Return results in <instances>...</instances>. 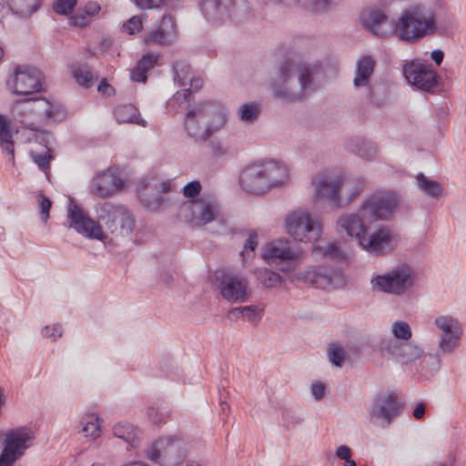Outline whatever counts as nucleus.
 <instances>
[{"mask_svg": "<svg viewBox=\"0 0 466 466\" xmlns=\"http://www.w3.org/2000/svg\"><path fill=\"white\" fill-rule=\"evenodd\" d=\"M361 21L363 26L375 35H395L408 45H415L438 32L435 11L423 4L409 5L396 20L379 9H370L362 14Z\"/></svg>", "mask_w": 466, "mask_h": 466, "instance_id": "obj_1", "label": "nucleus"}, {"mask_svg": "<svg viewBox=\"0 0 466 466\" xmlns=\"http://www.w3.org/2000/svg\"><path fill=\"white\" fill-rule=\"evenodd\" d=\"M94 211L96 219L76 203H70L67 208L70 226L86 238L101 241L106 239L107 233L127 237L134 231L136 220L126 206L103 201L95 205Z\"/></svg>", "mask_w": 466, "mask_h": 466, "instance_id": "obj_2", "label": "nucleus"}, {"mask_svg": "<svg viewBox=\"0 0 466 466\" xmlns=\"http://www.w3.org/2000/svg\"><path fill=\"white\" fill-rule=\"evenodd\" d=\"M228 121V109L222 104L206 101L188 108L184 128L188 137L196 142L208 141L212 153L223 157L228 153V147L218 138H211L225 128Z\"/></svg>", "mask_w": 466, "mask_h": 466, "instance_id": "obj_3", "label": "nucleus"}, {"mask_svg": "<svg viewBox=\"0 0 466 466\" xmlns=\"http://www.w3.org/2000/svg\"><path fill=\"white\" fill-rule=\"evenodd\" d=\"M317 70L314 65L283 62L271 81L274 98L287 104L306 99L318 88Z\"/></svg>", "mask_w": 466, "mask_h": 466, "instance_id": "obj_4", "label": "nucleus"}, {"mask_svg": "<svg viewBox=\"0 0 466 466\" xmlns=\"http://www.w3.org/2000/svg\"><path fill=\"white\" fill-rule=\"evenodd\" d=\"M14 123L32 131H40L50 123L60 122L66 118V110L57 103L46 98L20 99L11 107Z\"/></svg>", "mask_w": 466, "mask_h": 466, "instance_id": "obj_5", "label": "nucleus"}, {"mask_svg": "<svg viewBox=\"0 0 466 466\" xmlns=\"http://www.w3.org/2000/svg\"><path fill=\"white\" fill-rule=\"evenodd\" d=\"M289 178L287 167L269 160L245 167L239 177L240 187L249 194H263L283 185Z\"/></svg>", "mask_w": 466, "mask_h": 466, "instance_id": "obj_6", "label": "nucleus"}, {"mask_svg": "<svg viewBox=\"0 0 466 466\" xmlns=\"http://www.w3.org/2000/svg\"><path fill=\"white\" fill-rule=\"evenodd\" d=\"M201 11L214 26L243 25L254 15L248 0H203Z\"/></svg>", "mask_w": 466, "mask_h": 466, "instance_id": "obj_7", "label": "nucleus"}, {"mask_svg": "<svg viewBox=\"0 0 466 466\" xmlns=\"http://www.w3.org/2000/svg\"><path fill=\"white\" fill-rule=\"evenodd\" d=\"M415 280V270L408 265H400L384 274L376 275L370 284L374 291L402 296L412 289Z\"/></svg>", "mask_w": 466, "mask_h": 466, "instance_id": "obj_8", "label": "nucleus"}, {"mask_svg": "<svg viewBox=\"0 0 466 466\" xmlns=\"http://www.w3.org/2000/svg\"><path fill=\"white\" fill-rule=\"evenodd\" d=\"M145 454L161 466H177L186 457V446L181 438L168 436L157 439L145 451Z\"/></svg>", "mask_w": 466, "mask_h": 466, "instance_id": "obj_9", "label": "nucleus"}, {"mask_svg": "<svg viewBox=\"0 0 466 466\" xmlns=\"http://www.w3.org/2000/svg\"><path fill=\"white\" fill-rule=\"evenodd\" d=\"M287 233L295 240L309 242L317 240L322 234V225L305 209L290 212L285 218Z\"/></svg>", "mask_w": 466, "mask_h": 466, "instance_id": "obj_10", "label": "nucleus"}, {"mask_svg": "<svg viewBox=\"0 0 466 466\" xmlns=\"http://www.w3.org/2000/svg\"><path fill=\"white\" fill-rule=\"evenodd\" d=\"M41 72L27 66H17L6 81L7 87L17 96H28L42 90Z\"/></svg>", "mask_w": 466, "mask_h": 466, "instance_id": "obj_11", "label": "nucleus"}, {"mask_svg": "<svg viewBox=\"0 0 466 466\" xmlns=\"http://www.w3.org/2000/svg\"><path fill=\"white\" fill-rule=\"evenodd\" d=\"M217 279L219 280L218 289L224 299L233 303L247 300L250 290L245 275L230 270H221L217 272Z\"/></svg>", "mask_w": 466, "mask_h": 466, "instance_id": "obj_12", "label": "nucleus"}, {"mask_svg": "<svg viewBox=\"0 0 466 466\" xmlns=\"http://www.w3.org/2000/svg\"><path fill=\"white\" fill-rule=\"evenodd\" d=\"M298 279L323 289L342 288L346 283L344 275L339 270L326 266L301 270L298 273Z\"/></svg>", "mask_w": 466, "mask_h": 466, "instance_id": "obj_13", "label": "nucleus"}, {"mask_svg": "<svg viewBox=\"0 0 466 466\" xmlns=\"http://www.w3.org/2000/svg\"><path fill=\"white\" fill-rule=\"evenodd\" d=\"M33 439L31 431L20 428L9 431L4 440V449L0 454V465L11 466L29 447Z\"/></svg>", "mask_w": 466, "mask_h": 466, "instance_id": "obj_14", "label": "nucleus"}, {"mask_svg": "<svg viewBox=\"0 0 466 466\" xmlns=\"http://www.w3.org/2000/svg\"><path fill=\"white\" fill-rule=\"evenodd\" d=\"M400 409L398 397L393 392L380 393L374 398L368 413L371 421L388 427L399 416Z\"/></svg>", "mask_w": 466, "mask_h": 466, "instance_id": "obj_15", "label": "nucleus"}, {"mask_svg": "<svg viewBox=\"0 0 466 466\" xmlns=\"http://www.w3.org/2000/svg\"><path fill=\"white\" fill-rule=\"evenodd\" d=\"M399 204L397 196L392 192H378L371 195L361 205V212L368 215L370 221L389 219Z\"/></svg>", "mask_w": 466, "mask_h": 466, "instance_id": "obj_16", "label": "nucleus"}, {"mask_svg": "<svg viewBox=\"0 0 466 466\" xmlns=\"http://www.w3.org/2000/svg\"><path fill=\"white\" fill-rule=\"evenodd\" d=\"M402 71L408 83L418 89L432 92L438 86L437 73L431 65L410 61L403 66Z\"/></svg>", "mask_w": 466, "mask_h": 466, "instance_id": "obj_17", "label": "nucleus"}, {"mask_svg": "<svg viewBox=\"0 0 466 466\" xmlns=\"http://www.w3.org/2000/svg\"><path fill=\"white\" fill-rule=\"evenodd\" d=\"M380 350L387 354L388 359L400 365L411 364L424 355L423 350L418 345L391 339L383 340Z\"/></svg>", "mask_w": 466, "mask_h": 466, "instance_id": "obj_18", "label": "nucleus"}, {"mask_svg": "<svg viewBox=\"0 0 466 466\" xmlns=\"http://www.w3.org/2000/svg\"><path fill=\"white\" fill-rule=\"evenodd\" d=\"M304 257V252L288 239H275L263 248V258L268 264L297 262Z\"/></svg>", "mask_w": 466, "mask_h": 466, "instance_id": "obj_19", "label": "nucleus"}, {"mask_svg": "<svg viewBox=\"0 0 466 466\" xmlns=\"http://www.w3.org/2000/svg\"><path fill=\"white\" fill-rule=\"evenodd\" d=\"M315 198L318 200L328 201L333 208L342 206L340 191L343 177L341 176L322 175L315 182Z\"/></svg>", "mask_w": 466, "mask_h": 466, "instance_id": "obj_20", "label": "nucleus"}, {"mask_svg": "<svg viewBox=\"0 0 466 466\" xmlns=\"http://www.w3.org/2000/svg\"><path fill=\"white\" fill-rule=\"evenodd\" d=\"M190 222L194 226H204L218 218L219 208L217 201L211 198H200L189 204Z\"/></svg>", "mask_w": 466, "mask_h": 466, "instance_id": "obj_21", "label": "nucleus"}, {"mask_svg": "<svg viewBox=\"0 0 466 466\" xmlns=\"http://www.w3.org/2000/svg\"><path fill=\"white\" fill-rule=\"evenodd\" d=\"M371 222L368 215L361 212V207L357 213L343 214L338 219V226L343 229L349 237L354 238L360 244L368 231L367 223Z\"/></svg>", "mask_w": 466, "mask_h": 466, "instance_id": "obj_22", "label": "nucleus"}, {"mask_svg": "<svg viewBox=\"0 0 466 466\" xmlns=\"http://www.w3.org/2000/svg\"><path fill=\"white\" fill-rule=\"evenodd\" d=\"M177 37L175 19L171 15H164L157 29L145 36L147 45L172 46Z\"/></svg>", "mask_w": 466, "mask_h": 466, "instance_id": "obj_23", "label": "nucleus"}, {"mask_svg": "<svg viewBox=\"0 0 466 466\" xmlns=\"http://www.w3.org/2000/svg\"><path fill=\"white\" fill-rule=\"evenodd\" d=\"M365 250L376 255L383 254L393 248L392 234L386 228H380L360 243Z\"/></svg>", "mask_w": 466, "mask_h": 466, "instance_id": "obj_24", "label": "nucleus"}, {"mask_svg": "<svg viewBox=\"0 0 466 466\" xmlns=\"http://www.w3.org/2000/svg\"><path fill=\"white\" fill-rule=\"evenodd\" d=\"M123 186V180L111 172L98 173L93 179L94 193L99 198L114 195Z\"/></svg>", "mask_w": 466, "mask_h": 466, "instance_id": "obj_25", "label": "nucleus"}, {"mask_svg": "<svg viewBox=\"0 0 466 466\" xmlns=\"http://www.w3.org/2000/svg\"><path fill=\"white\" fill-rule=\"evenodd\" d=\"M258 3L268 5H282L285 6L300 7L311 13H319L329 8L331 0H256Z\"/></svg>", "mask_w": 466, "mask_h": 466, "instance_id": "obj_26", "label": "nucleus"}, {"mask_svg": "<svg viewBox=\"0 0 466 466\" xmlns=\"http://www.w3.org/2000/svg\"><path fill=\"white\" fill-rule=\"evenodd\" d=\"M375 61L370 56H364L357 61L353 84L356 87L368 86L374 72Z\"/></svg>", "mask_w": 466, "mask_h": 466, "instance_id": "obj_27", "label": "nucleus"}, {"mask_svg": "<svg viewBox=\"0 0 466 466\" xmlns=\"http://www.w3.org/2000/svg\"><path fill=\"white\" fill-rule=\"evenodd\" d=\"M348 148L366 160L375 159L378 152L377 147L373 142L359 137L350 138Z\"/></svg>", "mask_w": 466, "mask_h": 466, "instance_id": "obj_28", "label": "nucleus"}, {"mask_svg": "<svg viewBox=\"0 0 466 466\" xmlns=\"http://www.w3.org/2000/svg\"><path fill=\"white\" fill-rule=\"evenodd\" d=\"M0 147L4 153L11 156L10 160L14 164V141L12 139L10 121L3 115H0Z\"/></svg>", "mask_w": 466, "mask_h": 466, "instance_id": "obj_29", "label": "nucleus"}, {"mask_svg": "<svg viewBox=\"0 0 466 466\" xmlns=\"http://www.w3.org/2000/svg\"><path fill=\"white\" fill-rule=\"evenodd\" d=\"M115 116L118 123H136L146 127V121L139 117L137 108L131 104L118 106L115 109Z\"/></svg>", "mask_w": 466, "mask_h": 466, "instance_id": "obj_30", "label": "nucleus"}, {"mask_svg": "<svg viewBox=\"0 0 466 466\" xmlns=\"http://www.w3.org/2000/svg\"><path fill=\"white\" fill-rule=\"evenodd\" d=\"M115 437L123 440L130 447L135 448L138 443V431L127 422H119L113 428Z\"/></svg>", "mask_w": 466, "mask_h": 466, "instance_id": "obj_31", "label": "nucleus"}, {"mask_svg": "<svg viewBox=\"0 0 466 466\" xmlns=\"http://www.w3.org/2000/svg\"><path fill=\"white\" fill-rule=\"evenodd\" d=\"M419 189L432 198H438L442 191L441 186L435 180L429 179L422 173L416 177Z\"/></svg>", "mask_w": 466, "mask_h": 466, "instance_id": "obj_32", "label": "nucleus"}, {"mask_svg": "<svg viewBox=\"0 0 466 466\" xmlns=\"http://www.w3.org/2000/svg\"><path fill=\"white\" fill-rule=\"evenodd\" d=\"M39 0H9L11 10L21 15L29 16L38 9Z\"/></svg>", "mask_w": 466, "mask_h": 466, "instance_id": "obj_33", "label": "nucleus"}, {"mask_svg": "<svg viewBox=\"0 0 466 466\" xmlns=\"http://www.w3.org/2000/svg\"><path fill=\"white\" fill-rule=\"evenodd\" d=\"M83 428L81 431L86 437L97 438L100 435V422L97 416L95 414L87 415L81 420Z\"/></svg>", "mask_w": 466, "mask_h": 466, "instance_id": "obj_34", "label": "nucleus"}, {"mask_svg": "<svg viewBox=\"0 0 466 466\" xmlns=\"http://www.w3.org/2000/svg\"><path fill=\"white\" fill-rule=\"evenodd\" d=\"M257 278L266 288H275L280 285L282 281V278L279 273L268 268L258 269Z\"/></svg>", "mask_w": 466, "mask_h": 466, "instance_id": "obj_35", "label": "nucleus"}, {"mask_svg": "<svg viewBox=\"0 0 466 466\" xmlns=\"http://www.w3.org/2000/svg\"><path fill=\"white\" fill-rule=\"evenodd\" d=\"M313 252L317 256L320 255L330 259H342L344 257L342 250L336 243L317 246L314 248Z\"/></svg>", "mask_w": 466, "mask_h": 466, "instance_id": "obj_36", "label": "nucleus"}, {"mask_svg": "<svg viewBox=\"0 0 466 466\" xmlns=\"http://www.w3.org/2000/svg\"><path fill=\"white\" fill-rule=\"evenodd\" d=\"M460 332L441 333L439 339V350L442 353H451L458 346Z\"/></svg>", "mask_w": 466, "mask_h": 466, "instance_id": "obj_37", "label": "nucleus"}, {"mask_svg": "<svg viewBox=\"0 0 466 466\" xmlns=\"http://www.w3.org/2000/svg\"><path fill=\"white\" fill-rule=\"evenodd\" d=\"M364 184L360 179L345 180L343 178L342 188L348 193L345 204L350 203L362 191Z\"/></svg>", "mask_w": 466, "mask_h": 466, "instance_id": "obj_38", "label": "nucleus"}, {"mask_svg": "<svg viewBox=\"0 0 466 466\" xmlns=\"http://www.w3.org/2000/svg\"><path fill=\"white\" fill-rule=\"evenodd\" d=\"M174 70V80L178 83L180 86H185L187 84V79H189L190 75V66L185 61H177L173 66Z\"/></svg>", "mask_w": 466, "mask_h": 466, "instance_id": "obj_39", "label": "nucleus"}, {"mask_svg": "<svg viewBox=\"0 0 466 466\" xmlns=\"http://www.w3.org/2000/svg\"><path fill=\"white\" fill-rule=\"evenodd\" d=\"M240 119L247 123H253L260 114V106L256 103H248L238 109Z\"/></svg>", "mask_w": 466, "mask_h": 466, "instance_id": "obj_40", "label": "nucleus"}, {"mask_svg": "<svg viewBox=\"0 0 466 466\" xmlns=\"http://www.w3.org/2000/svg\"><path fill=\"white\" fill-rule=\"evenodd\" d=\"M391 332L395 339L409 340L412 336L410 326L406 321L397 320L391 325Z\"/></svg>", "mask_w": 466, "mask_h": 466, "instance_id": "obj_41", "label": "nucleus"}, {"mask_svg": "<svg viewBox=\"0 0 466 466\" xmlns=\"http://www.w3.org/2000/svg\"><path fill=\"white\" fill-rule=\"evenodd\" d=\"M434 323L441 333L460 332L456 319L450 316H440L435 319Z\"/></svg>", "mask_w": 466, "mask_h": 466, "instance_id": "obj_42", "label": "nucleus"}, {"mask_svg": "<svg viewBox=\"0 0 466 466\" xmlns=\"http://www.w3.org/2000/svg\"><path fill=\"white\" fill-rule=\"evenodd\" d=\"M37 203H38V208L39 213L42 221L46 222L49 218V211L52 206L51 200L46 197L42 192H39L37 195Z\"/></svg>", "mask_w": 466, "mask_h": 466, "instance_id": "obj_43", "label": "nucleus"}, {"mask_svg": "<svg viewBox=\"0 0 466 466\" xmlns=\"http://www.w3.org/2000/svg\"><path fill=\"white\" fill-rule=\"evenodd\" d=\"M282 417L284 420V426L288 430L295 428L303 421V418L300 415L288 409L283 411Z\"/></svg>", "mask_w": 466, "mask_h": 466, "instance_id": "obj_44", "label": "nucleus"}, {"mask_svg": "<svg viewBox=\"0 0 466 466\" xmlns=\"http://www.w3.org/2000/svg\"><path fill=\"white\" fill-rule=\"evenodd\" d=\"M187 83H189V88L184 90V92L181 94L180 92H177L176 94V99L177 101L180 100V97L183 96V98L185 100H187L188 96L192 93V91L196 92L199 90L202 87L203 80L199 77L194 78L189 76V79H187Z\"/></svg>", "mask_w": 466, "mask_h": 466, "instance_id": "obj_45", "label": "nucleus"}, {"mask_svg": "<svg viewBox=\"0 0 466 466\" xmlns=\"http://www.w3.org/2000/svg\"><path fill=\"white\" fill-rule=\"evenodd\" d=\"M73 75L79 85L84 86L85 87H89L91 86L93 75L89 70L76 68L73 71Z\"/></svg>", "mask_w": 466, "mask_h": 466, "instance_id": "obj_46", "label": "nucleus"}, {"mask_svg": "<svg viewBox=\"0 0 466 466\" xmlns=\"http://www.w3.org/2000/svg\"><path fill=\"white\" fill-rule=\"evenodd\" d=\"M76 1L77 0H57L54 5V10L60 15H68L73 11Z\"/></svg>", "mask_w": 466, "mask_h": 466, "instance_id": "obj_47", "label": "nucleus"}, {"mask_svg": "<svg viewBox=\"0 0 466 466\" xmlns=\"http://www.w3.org/2000/svg\"><path fill=\"white\" fill-rule=\"evenodd\" d=\"M158 58V55L147 54L143 56V57L140 60L137 61V64L139 65V66H141L142 69L147 72L157 65Z\"/></svg>", "mask_w": 466, "mask_h": 466, "instance_id": "obj_48", "label": "nucleus"}, {"mask_svg": "<svg viewBox=\"0 0 466 466\" xmlns=\"http://www.w3.org/2000/svg\"><path fill=\"white\" fill-rule=\"evenodd\" d=\"M123 27L129 35H134L141 30L142 21L138 16H133L123 25Z\"/></svg>", "mask_w": 466, "mask_h": 466, "instance_id": "obj_49", "label": "nucleus"}, {"mask_svg": "<svg viewBox=\"0 0 466 466\" xmlns=\"http://www.w3.org/2000/svg\"><path fill=\"white\" fill-rule=\"evenodd\" d=\"M201 190V185L199 181L194 180L187 183L183 187V194L187 198H194L197 197Z\"/></svg>", "mask_w": 466, "mask_h": 466, "instance_id": "obj_50", "label": "nucleus"}, {"mask_svg": "<svg viewBox=\"0 0 466 466\" xmlns=\"http://www.w3.org/2000/svg\"><path fill=\"white\" fill-rule=\"evenodd\" d=\"M257 246H258L257 234L254 231H252L248 234V237L245 246H244V249L240 252V255L244 256L245 253L248 254V253L254 252ZM248 256L249 255H248Z\"/></svg>", "mask_w": 466, "mask_h": 466, "instance_id": "obj_51", "label": "nucleus"}, {"mask_svg": "<svg viewBox=\"0 0 466 466\" xmlns=\"http://www.w3.org/2000/svg\"><path fill=\"white\" fill-rule=\"evenodd\" d=\"M344 358V350L341 347H335L329 351V360L335 366L340 367Z\"/></svg>", "mask_w": 466, "mask_h": 466, "instance_id": "obj_52", "label": "nucleus"}, {"mask_svg": "<svg viewBox=\"0 0 466 466\" xmlns=\"http://www.w3.org/2000/svg\"><path fill=\"white\" fill-rule=\"evenodd\" d=\"M243 318L252 323H257L260 318L258 317V309L255 306L242 307Z\"/></svg>", "mask_w": 466, "mask_h": 466, "instance_id": "obj_53", "label": "nucleus"}, {"mask_svg": "<svg viewBox=\"0 0 466 466\" xmlns=\"http://www.w3.org/2000/svg\"><path fill=\"white\" fill-rule=\"evenodd\" d=\"M42 335L55 340L62 336V328L58 324L53 325L52 327L46 326L42 329Z\"/></svg>", "mask_w": 466, "mask_h": 466, "instance_id": "obj_54", "label": "nucleus"}, {"mask_svg": "<svg viewBox=\"0 0 466 466\" xmlns=\"http://www.w3.org/2000/svg\"><path fill=\"white\" fill-rule=\"evenodd\" d=\"M167 0H135V4L141 9L157 8Z\"/></svg>", "mask_w": 466, "mask_h": 466, "instance_id": "obj_55", "label": "nucleus"}, {"mask_svg": "<svg viewBox=\"0 0 466 466\" xmlns=\"http://www.w3.org/2000/svg\"><path fill=\"white\" fill-rule=\"evenodd\" d=\"M34 162L42 169H47L49 167L50 156L31 153Z\"/></svg>", "mask_w": 466, "mask_h": 466, "instance_id": "obj_56", "label": "nucleus"}, {"mask_svg": "<svg viewBox=\"0 0 466 466\" xmlns=\"http://www.w3.org/2000/svg\"><path fill=\"white\" fill-rule=\"evenodd\" d=\"M147 73L144 69L139 66V65L137 63L136 66L131 72V79L134 82H146L147 76Z\"/></svg>", "mask_w": 466, "mask_h": 466, "instance_id": "obj_57", "label": "nucleus"}, {"mask_svg": "<svg viewBox=\"0 0 466 466\" xmlns=\"http://www.w3.org/2000/svg\"><path fill=\"white\" fill-rule=\"evenodd\" d=\"M89 22L88 15L85 14H76L71 17V24L75 26L85 27Z\"/></svg>", "mask_w": 466, "mask_h": 466, "instance_id": "obj_58", "label": "nucleus"}, {"mask_svg": "<svg viewBox=\"0 0 466 466\" xmlns=\"http://www.w3.org/2000/svg\"><path fill=\"white\" fill-rule=\"evenodd\" d=\"M148 418L153 424L158 425L165 420V415L154 408L148 410Z\"/></svg>", "mask_w": 466, "mask_h": 466, "instance_id": "obj_59", "label": "nucleus"}, {"mask_svg": "<svg viewBox=\"0 0 466 466\" xmlns=\"http://www.w3.org/2000/svg\"><path fill=\"white\" fill-rule=\"evenodd\" d=\"M311 393L317 400L321 399L325 393V386L320 382L313 383L311 386Z\"/></svg>", "mask_w": 466, "mask_h": 466, "instance_id": "obj_60", "label": "nucleus"}, {"mask_svg": "<svg viewBox=\"0 0 466 466\" xmlns=\"http://www.w3.org/2000/svg\"><path fill=\"white\" fill-rule=\"evenodd\" d=\"M336 455L340 460H347L351 456V450L346 445H340L336 451Z\"/></svg>", "mask_w": 466, "mask_h": 466, "instance_id": "obj_61", "label": "nucleus"}, {"mask_svg": "<svg viewBox=\"0 0 466 466\" xmlns=\"http://www.w3.org/2000/svg\"><path fill=\"white\" fill-rule=\"evenodd\" d=\"M100 11V5L96 2H89L85 6V13L87 15H95Z\"/></svg>", "mask_w": 466, "mask_h": 466, "instance_id": "obj_62", "label": "nucleus"}, {"mask_svg": "<svg viewBox=\"0 0 466 466\" xmlns=\"http://www.w3.org/2000/svg\"><path fill=\"white\" fill-rule=\"evenodd\" d=\"M431 57L437 66H440L443 61L444 53L440 49H436L431 53Z\"/></svg>", "mask_w": 466, "mask_h": 466, "instance_id": "obj_63", "label": "nucleus"}, {"mask_svg": "<svg viewBox=\"0 0 466 466\" xmlns=\"http://www.w3.org/2000/svg\"><path fill=\"white\" fill-rule=\"evenodd\" d=\"M228 318L229 319H238L243 318L242 307L234 308L228 311Z\"/></svg>", "mask_w": 466, "mask_h": 466, "instance_id": "obj_64", "label": "nucleus"}]
</instances>
